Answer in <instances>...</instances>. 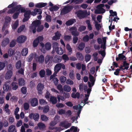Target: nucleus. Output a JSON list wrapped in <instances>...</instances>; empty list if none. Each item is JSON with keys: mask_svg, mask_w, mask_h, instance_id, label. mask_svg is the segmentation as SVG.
I'll return each instance as SVG.
<instances>
[{"mask_svg": "<svg viewBox=\"0 0 132 132\" xmlns=\"http://www.w3.org/2000/svg\"><path fill=\"white\" fill-rule=\"evenodd\" d=\"M31 14V11L30 10H28L24 12V17H26L28 18H30V16Z\"/></svg>", "mask_w": 132, "mask_h": 132, "instance_id": "473e14b6", "label": "nucleus"}, {"mask_svg": "<svg viewBox=\"0 0 132 132\" xmlns=\"http://www.w3.org/2000/svg\"><path fill=\"white\" fill-rule=\"evenodd\" d=\"M46 21L48 22H51V16L46 14Z\"/></svg>", "mask_w": 132, "mask_h": 132, "instance_id": "5fc2aeb1", "label": "nucleus"}, {"mask_svg": "<svg viewBox=\"0 0 132 132\" xmlns=\"http://www.w3.org/2000/svg\"><path fill=\"white\" fill-rule=\"evenodd\" d=\"M44 88V85L41 83H39L37 87V90L40 92H41L43 90Z\"/></svg>", "mask_w": 132, "mask_h": 132, "instance_id": "aec40b11", "label": "nucleus"}, {"mask_svg": "<svg viewBox=\"0 0 132 132\" xmlns=\"http://www.w3.org/2000/svg\"><path fill=\"white\" fill-rule=\"evenodd\" d=\"M60 79L61 83L62 84L65 82L67 80V78L64 76H62L60 77Z\"/></svg>", "mask_w": 132, "mask_h": 132, "instance_id": "864d4df0", "label": "nucleus"}, {"mask_svg": "<svg viewBox=\"0 0 132 132\" xmlns=\"http://www.w3.org/2000/svg\"><path fill=\"white\" fill-rule=\"evenodd\" d=\"M63 39L65 41L69 42L71 39V35H65L64 36Z\"/></svg>", "mask_w": 132, "mask_h": 132, "instance_id": "c9c22d12", "label": "nucleus"}, {"mask_svg": "<svg viewBox=\"0 0 132 132\" xmlns=\"http://www.w3.org/2000/svg\"><path fill=\"white\" fill-rule=\"evenodd\" d=\"M61 63H58L55 66L54 68V73L57 74L58 72L61 70Z\"/></svg>", "mask_w": 132, "mask_h": 132, "instance_id": "f8f14e48", "label": "nucleus"}, {"mask_svg": "<svg viewBox=\"0 0 132 132\" xmlns=\"http://www.w3.org/2000/svg\"><path fill=\"white\" fill-rule=\"evenodd\" d=\"M9 82H6L3 85V90L5 91H7L9 88Z\"/></svg>", "mask_w": 132, "mask_h": 132, "instance_id": "4be33fe9", "label": "nucleus"}, {"mask_svg": "<svg viewBox=\"0 0 132 132\" xmlns=\"http://www.w3.org/2000/svg\"><path fill=\"white\" fill-rule=\"evenodd\" d=\"M26 39L27 37L26 36L24 35H21L17 38L16 41L18 43H23L25 42Z\"/></svg>", "mask_w": 132, "mask_h": 132, "instance_id": "423d86ee", "label": "nucleus"}, {"mask_svg": "<svg viewBox=\"0 0 132 132\" xmlns=\"http://www.w3.org/2000/svg\"><path fill=\"white\" fill-rule=\"evenodd\" d=\"M49 110V108L48 105H46L43 108V112L44 113H46L48 112Z\"/></svg>", "mask_w": 132, "mask_h": 132, "instance_id": "49530a36", "label": "nucleus"}, {"mask_svg": "<svg viewBox=\"0 0 132 132\" xmlns=\"http://www.w3.org/2000/svg\"><path fill=\"white\" fill-rule=\"evenodd\" d=\"M85 43L83 42H81L78 47V48L80 50L82 51L83 50L85 47Z\"/></svg>", "mask_w": 132, "mask_h": 132, "instance_id": "c85d7f7f", "label": "nucleus"}, {"mask_svg": "<svg viewBox=\"0 0 132 132\" xmlns=\"http://www.w3.org/2000/svg\"><path fill=\"white\" fill-rule=\"evenodd\" d=\"M66 48L69 52L70 53V54L72 53V50L70 45L69 44H67L66 45Z\"/></svg>", "mask_w": 132, "mask_h": 132, "instance_id": "de8ad7c7", "label": "nucleus"}, {"mask_svg": "<svg viewBox=\"0 0 132 132\" xmlns=\"http://www.w3.org/2000/svg\"><path fill=\"white\" fill-rule=\"evenodd\" d=\"M11 87L13 90H16L18 87V83L14 82H12L11 84Z\"/></svg>", "mask_w": 132, "mask_h": 132, "instance_id": "bb28decb", "label": "nucleus"}, {"mask_svg": "<svg viewBox=\"0 0 132 132\" xmlns=\"http://www.w3.org/2000/svg\"><path fill=\"white\" fill-rule=\"evenodd\" d=\"M36 60L39 63H42L44 62V56L42 55H40V56L36 58Z\"/></svg>", "mask_w": 132, "mask_h": 132, "instance_id": "412c9836", "label": "nucleus"}, {"mask_svg": "<svg viewBox=\"0 0 132 132\" xmlns=\"http://www.w3.org/2000/svg\"><path fill=\"white\" fill-rule=\"evenodd\" d=\"M25 27L24 25H22L18 28V30L17 32L18 33H20L24 29Z\"/></svg>", "mask_w": 132, "mask_h": 132, "instance_id": "603ef678", "label": "nucleus"}, {"mask_svg": "<svg viewBox=\"0 0 132 132\" xmlns=\"http://www.w3.org/2000/svg\"><path fill=\"white\" fill-rule=\"evenodd\" d=\"M21 91L22 93L24 94H25L27 92V88L26 87H23L21 88Z\"/></svg>", "mask_w": 132, "mask_h": 132, "instance_id": "13d9d810", "label": "nucleus"}, {"mask_svg": "<svg viewBox=\"0 0 132 132\" xmlns=\"http://www.w3.org/2000/svg\"><path fill=\"white\" fill-rule=\"evenodd\" d=\"M39 74L41 78L44 77L45 75V72L44 69L40 70L39 72Z\"/></svg>", "mask_w": 132, "mask_h": 132, "instance_id": "7c9ffc66", "label": "nucleus"}, {"mask_svg": "<svg viewBox=\"0 0 132 132\" xmlns=\"http://www.w3.org/2000/svg\"><path fill=\"white\" fill-rule=\"evenodd\" d=\"M75 21L76 20L75 19H70L67 21L65 23V24L67 26H70L72 25Z\"/></svg>", "mask_w": 132, "mask_h": 132, "instance_id": "a878e982", "label": "nucleus"}, {"mask_svg": "<svg viewBox=\"0 0 132 132\" xmlns=\"http://www.w3.org/2000/svg\"><path fill=\"white\" fill-rule=\"evenodd\" d=\"M18 84L20 86H24L25 84V81L22 78H20L18 80Z\"/></svg>", "mask_w": 132, "mask_h": 132, "instance_id": "5701e85b", "label": "nucleus"}, {"mask_svg": "<svg viewBox=\"0 0 132 132\" xmlns=\"http://www.w3.org/2000/svg\"><path fill=\"white\" fill-rule=\"evenodd\" d=\"M8 131L9 132H17L15 126L12 125L10 126L9 128Z\"/></svg>", "mask_w": 132, "mask_h": 132, "instance_id": "393cba45", "label": "nucleus"}, {"mask_svg": "<svg viewBox=\"0 0 132 132\" xmlns=\"http://www.w3.org/2000/svg\"><path fill=\"white\" fill-rule=\"evenodd\" d=\"M15 67L16 69H19L21 66V62L20 60L18 61L15 64Z\"/></svg>", "mask_w": 132, "mask_h": 132, "instance_id": "79ce46f5", "label": "nucleus"}, {"mask_svg": "<svg viewBox=\"0 0 132 132\" xmlns=\"http://www.w3.org/2000/svg\"><path fill=\"white\" fill-rule=\"evenodd\" d=\"M9 42V40L8 38H4L2 42V45L4 47L7 45Z\"/></svg>", "mask_w": 132, "mask_h": 132, "instance_id": "f3484780", "label": "nucleus"}, {"mask_svg": "<svg viewBox=\"0 0 132 132\" xmlns=\"http://www.w3.org/2000/svg\"><path fill=\"white\" fill-rule=\"evenodd\" d=\"M34 54L33 53H31L28 57V60L29 62H31L33 59Z\"/></svg>", "mask_w": 132, "mask_h": 132, "instance_id": "69168bd1", "label": "nucleus"}, {"mask_svg": "<svg viewBox=\"0 0 132 132\" xmlns=\"http://www.w3.org/2000/svg\"><path fill=\"white\" fill-rule=\"evenodd\" d=\"M63 95L65 99L69 98L70 96L69 93H68L64 92L63 94Z\"/></svg>", "mask_w": 132, "mask_h": 132, "instance_id": "338daca9", "label": "nucleus"}, {"mask_svg": "<svg viewBox=\"0 0 132 132\" xmlns=\"http://www.w3.org/2000/svg\"><path fill=\"white\" fill-rule=\"evenodd\" d=\"M95 11V14H100L103 13H105V9L103 8H97Z\"/></svg>", "mask_w": 132, "mask_h": 132, "instance_id": "4468645a", "label": "nucleus"}, {"mask_svg": "<svg viewBox=\"0 0 132 132\" xmlns=\"http://www.w3.org/2000/svg\"><path fill=\"white\" fill-rule=\"evenodd\" d=\"M51 47V45L49 42H47L46 43L45 45V49L47 50H49L50 49Z\"/></svg>", "mask_w": 132, "mask_h": 132, "instance_id": "a19ab883", "label": "nucleus"}, {"mask_svg": "<svg viewBox=\"0 0 132 132\" xmlns=\"http://www.w3.org/2000/svg\"><path fill=\"white\" fill-rule=\"evenodd\" d=\"M55 35L52 38L53 40H56L60 39L61 34L59 33L58 31H57L55 33Z\"/></svg>", "mask_w": 132, "mask_h": 132, "instance_id": "2eb2a0df", "label": "nucleus"}, {"mask_svg": "<svg viewBox=\"0 0 132 132\" xmlns=\"http://www.w3.org/2000/svg\"><path fill=\"white\" fill-rule=\"evenodd\" d=\"M73 8V7L71 5L65 6L61 11V13L63 15L66 14L70 12Z\"/></svg>", "mask_w": 132, "mask_h": 132, "instance_id": "f03ea898", "label": "nucleus"}, {"mask_svg": "<svg viewBox=\"0 0 132 132\" xmlns=\"http://www.w3.org/2000/svg\"><path fill=\"white\" fill-rule=\"evenodd\" d=\"M70 130L71 131H73L74 132H77L78 128L77 127L73 126L71 127Z\"/></svg>", "mask_w": 132, "mask_h": 132, "instance_id": "052dcab7", "label": "nucleus"}, {"mask_svg": "<svg viewBox=\"0 0 132 132\" xmlns=\"http://www.w3.org/2000/svg\"><path fill=\"white\" fill-rule=\"evenodd\" d=\"M53 56L50 55H47L45 58V63L47 64L50 61L52 60L53 59Z\"/></svg>", "mask_w": 132, "mask_h": 132, "instance_id": "dca6fc26", "label": "nucleus"}, {"mask_svg": "<svg viewBox=\"0 0 132 132\" xmlns=\"http://www.w3.org/2000/svg\"><path fill=\"white\" fill-rule=\"evenodd\" d=\"M41 23V22L39 20H37L34 21L32 22V25L29 27L30 31L31 32L32 31L33 33H35L36 27L39 26Z\"/></svg>", "mask_w": 132, "mask_h": 132, "instance_id": "f257e3e1", "label": "nucleus"}, {"mask_svg": "<svg viewBox=\"0 0 132 132\" xmlns=\"http://www.w3.org/2000/svg\"><path fill=\"white\" fill-rule=\"evenodd\" d=\"M85 50L86 53L87 54L89 53L91 51L90 48L89 46L85 47Z\"/></svg>", "mask_w": 132, "mask_h": 132, "instance_id": "e2e57ef3", "label": "nucleus"}, {"mask_svg": "<svg viewBox=\"0 0 132 132\" xmlns=\"http://www.w3.org/2000/svg\"><path fill=\"white\" fill-rule=\"evenodd\" d=\"M18 21L16 20L12 26V29H16L18 26Z\"/></svg>", "mask_w": 132, "mask_h": 132, "instance_id": "a18cd8bd", "label": "nucleus"}, {"mask_svg": "<svg viewBox=\"0 0 132 132\" xmlns=\"http://www.w3.org/2000/svg\"><path fill=\"white\" fill-rule=\"evenodd\" d=\"M87 12H84L81 10H79L75 12L78 17L79 19L84 18L86 17L87 15Z\"/></svg>", "mask_w": 132, "mask_h": 132, "instance_id": "7ed1b4c3", "label": "nucleus"}, {"mask_svg": "<svg viewBox=\"0 0 132 132\" xmlns=\"http://www.w3.org/2000/svg\"><path fill=\"white\" fill-rule=\"evenodd\" d=\"M28 53V49L27 48L23 49L21 52V54L23 56L27 55Z\"/></svg>", "mask_w": 132, "mask_h": 132, "instance_id": "72a5a7b5", "label": "nucleus"}, {"mask_svg": "<svg viewBox=\"0 0 132 132\" xmlns=\"http://www.w3.org/2000/svg\"><path fill=\"white\" fill-rule=\"evenodd\" d=\"M80 94L79 93L77 92L75 94V93L73 92L71 95V97L72 98H77L79 99L80 98Z\"/></svg>", "mask_w": 132, "mask_h": 132, "instance_id": "cd10ccee", "label": "nucleus"}, {"mask_svg": "<svg viewBox=\"0 0 132 132\" xmlns=\"http://www.w3.org/2000/svg\"><path fill=\"white\" fill-rule=\"evenodd\" d=\"M59 9V7L56 5H55L50 8L49 10L50 11L52 12L54 11H57Z\"/></svg>", "mask_w": 132, "mask_h": 132, "instance_id": "2f4dec72", "label": "nucleus"}, {"mask_svg": "<svg viewBox=\"0 0 132 132\" xmlns=\"http://www.w3.org/2000/svg\"><path fill=\"white\" fill-rule=\"evenodd\" d=\"M21 5H16L15 7H13L15 11H16V12H20V8H21Z\"/></svg>", "mask_w": 132, "mask_h": 132, "instance_id": "37998d69", "label": "nucleus"}, {"mask_svg": "<svg viewBox=\"0 0 132 132\" xmlns=\"http://www.w3.org/2000/svg\"><path fill=\"white\" fill-rule=\"evenodd\" d=\"M14 51L12 48L9 49L8 51V53L9 56L11 57L14 54Z\"/></svg>", "mask_w": 132, "mask_h": 132, "instance_id": "e433bc0d", "label": "nucleus"}, {"mask_svg": "<svg viewBox=\"0 0 132 132\" xmlns=\"http://www.w3.org/2000/svg\"><path fill=\"white\" fill-rule=\"evenodd\" d=\"M23 108L25 110H27L29 107V104L27 102H25L23 104Z\"/></svg>", "mask_w": 132, "mask_h": 132, "instance_id": "c03bdc74", "label": "nucleus"}, {"mask_svg": "<svg viewBox=\"0 0 132 132\" xmlns=\"http://www.w3.org/2000/svg\"><path fill=\"white\" fill-rule=\"evenodd\" d=\"M63 89L65 92H69L70 91L71 88L69 86L65 85L63 86Z\"/></svg>", "mask_w": 132, "mask_h": 132, "instance_id": "c756f323", "label": "nucleus"}, {"mask_svg": "<svg viewBox=\"0 0 132 132\" xmlns=\"http://www.w3.org/2000/svg\"><path fill=\"white\" fill-rule=\"evenodd\" d=\"M126 57L125 56L123 55V54H119L118 55V57H116V60L117 61H118L119 60L121 61L122 60H126Z\"/></svg>", "mask_w": 132, "mask_h": 132, "instance_id": "6e6552de", "label": "nucleus"}, {"mask_svg": "<svg viewBox=\"0 0 132 132\" xmlns=\"http://www.w3.org/2000/svg\"><path fill=\"white\" fill-rule=\"evenodd\" d=\"M91 58V55L89 54H87L85 56V61L86 62L89 61Z\"/></svg>", "mask_w": 132, "mask_h": 132, "instance_id": "3c124183", "label": "nucleus"}, {"mask_svg": "<svg viewBox=\"0 0 132 132\" xmlns=\"http://www.w3.org/2000/svg\"><path fill=\"white\" fill-rule=\"evenodd\" d=\"M38 104V100L36 98H33L31 100L30 104L33 107H35L37 106Z\"/></svg>", "mask_w": 132, "mask_h": 132, "instance_id": "9b49d317", "label": "nucleus"}, {"mask_svg": "<svg viewBox=\"0 0 132 132\" xmlns=\"http://www.w3.org/2000/svg\"><path fill=\"white\" fill-rule=\"evenodd\" d=\"M12 71L11 70H8L5 76V79H10L13 75Z\"/></svg>", "mask_w": 132, "mask_h": 132, "instance_id": "1a4fd4ad", "label": "nucleus"}, {"mask_svg": "<svg viewBox=\"0 0 132 132\" xmlns=\"http://www.w3.org/2000/svg\"><path fill=\"white\" fill-rule=\"evenodd\" d=\"M50 102L53 104H54L57 103V100L56 97L51 96L50 98Z\"/></svg>", "mask_w": 132, "mask_h": 132, "instance_id": "6ab92c4d", "label": "nucleus"}, {"mask_svg": "<svg viewBox=\"0 0 132 132\" xmlns=\"http://www.w3.org/2000/svg\"><path fill=\"white\" fill-rule=\"evenodd\" d=\"M95 21L96 22L95 24L96 28L97 30H99L100 29V27H101V25L100 24L98 23L96 21Z\"/></svg>", "mask_w": 132, "mask_h": 132, "instance_id": "0e129e2a", "label": "nucleus"}, {"mask_svg": "<svg viewBox=\"0 0 132 132\" xmlns=\"http://www.w3.org/2000/svg\"><path fill=\"white\" fill-rule=\"evenodd\" d=\"M76 56L77 59L80 61H82L84 59V57L81 53L79 52L77 53Z\"/></svg>", "mask_w": 132, "mask_h": 132, "instance_id": "ddd939ff", "label": "nucleus"}, {"mask_svg": "<svg viewBox=\"0 0 132 132\" xmlns=\"http://www.w3.org/2000/svg\"><path fill=\"white\" fill-rule=\"evenodd\" d=\"M21 56V53L20 52L16 51L15 54V55L13 57V59L15 60H17L20 58Z\"/></svg>", "mask_w": 132, "mask_h": 132, "instance_id": "b1692460", "label": "nucleus"}, {"mask_svg": "<svg viewBox=\"0 0 132 132\" xmlns=\"http://www.w3.org/2000/svg\"><path fill=\"white\" fill-rule=\"evenodd\" d=\"M55 51L57 54L60 55H62L63 53V51L61 47L57 48Z\"/></svg>", "mask_w": 132, "mask_h": 132, "instance_id": "f704fd0d", "label": "nucleus"}, {"mask_svg": "<svg viewBox=\"0 0 132 132\" xmlns=\"http://www.w3.org/2000/svg\"><path fill=\"white\" fill-rule=\"evenodd\" d=\"M72 35L73 36H78L79 35V33L78 32L76 31H72L71 32Z\"/></svg>", "mask_w": 132, "mask_h": 132, "instance_id": "8fccbe9b", "label": "nucleus"}, {"mask_svg": "<svg viewBox=\"0 0 132 132\" xmlns=\"http://www.w3.org/2000/svg\"><path fill=\"white\" fill-rule=\"evenodd\" d=\"M129 65V63L127 62L126 60H125L123 62V64L121 65L119 67L122 69V70H124L126 69L128 70Z\"/></svg>", "mask_w": 132, "mask_h": 132, "instance_id": "39448f33", "label": "nucleus"}, {"mask_svg": "<svg viewBox=\"0 0 132 132\" xmlns=\"http://www.w3.org/2000/svg\"><path fill=\"white\" fill-rule=\"evenodd\" d=\"M61 60L62 58L60 56L58 55H56L54 57L53 60V61L54 63H59L61 61Z\"/></svg>", "mask_w": 132, "mask_h": 132, "instance_id": "9d476101", "label": "nucleus"}, {"mask_svg": "<svg viewBox=\"0 0 132 132\" xmlns=\"http://www.w3.org/2000/svg\"><path fill=\"white\" fill-rule=\"evenodd\" d=\"M40 117L41 120L43 121H46L48 120V118L44 114L41 115Z\"/></svg>", "mask_w": 132, "mask_h": 132, "instance_id": "ea45409f", "label": "nucleus"}, {"mask_svg": "<svg viewBox=\"0 0 132 132\" xmlns=\"http://www.w3.org/2000/svg\"><path fill=\"white\" fill-rule=\"evenodd\" d=\"M15 12L13 7L9 9L7 12L8 14H12Z\"/></svg>", "mask_w": 132, "mask_h": 132, "instance_id": "680f3d73", "label": "nucleus"}, {"mask_svg": "<svg viewBox=\"0 0 132 132\" xmlns=\"http://www.w3.org/2000/svg\"><path fill=\"white\" fill-rule=\"evenodd\" d=\"M57 85V89L60 91L63 92V89L62 86L61 84H59Z\"/></svg>", "mask_w": 132, "mask_h": 132, "instance_id": "774afa93", "label": "nucleus"}, {"mask_svg": "<svg viewBox=\"0 0 132 132\" xmlns=\"http://www.w3.org/2000/svg\"><path fill=\"white\" fill-rule=\"evenodd\" d=\"M86 23L87 25L88 28L90 31L92 30V25L90 23V21L89 20H87L86 21Z\"/></svg>", "mask_w": 132, "mask_h": 132, "instance_id": "4c0bfd02", "label": "nucleus"}, {"mask_svg": "<svg viewBox=\"0 0 132 132\" xmlns=\"http://www.w3.org/2000/svg\"><path fill=\"white\" fill-rule=\"evenodd\" d=\"M29 117L30 119H33L34 120L36 121H38L39 116L37 113H31L29 115Z\"/></svg>", "mask_w": 132, "mask_h": 132, "instance_id": "0eeeda50", "label": "nucleus"}, {"mask_svg": "<svg viewBox=\"0 0 132 132\" xmlns=\"http://www.w3.org/2000/svg\"><path fill=\"white\" fill-rule=\"evenodd\" d=\"M58 44V43L56 42L53 43L52 44L53 48L54 50H55V51L56 50L57 48H59V47H57Z\"/></svg>", "mask_w": 132, "mask_h": 132, "instance_id": "6e6d98bb", "label": "nucleus"}, {"mask_svg": "<svg viewBox=\"0 0 132 132\" xmlns=\"http://www.w3.org/2000/svg\"><path fill=\"white\" fill-rule=\"evenodd\" d=\"M47 4L46 3H39L36 4L35 7L37 8H41L46 6Z\"/></svg>", "mask_w": 132, "mask_h": 132, "instance_id": "a211bd4d", "label": "nucleus"}, {"mask_svg": "<svg viewBox=\"0 0 132 132\" xmlns=\"http://www.w3.org/2000/svg\"><path fill=\"white\" fill-rule=\"evenodd\" d=\"M43 28L44 26L42 25L38 26L37 28V31L38 32H40L43 29Z\"/></svg>", "mask_w": 132, "mask_h": 132, "instance_id": "4d7b16f0", "label": "nucleus"}, {"mask_svg": "<svg viewBox=\"0 0 132 132\" xmlns=\"http://www.w3.org/2000/svg\"><path fill=\"white\" fill-rule=\"evenodd\" d=\"M43 37L41 36H39L35 39L33 42V46L34 47H36L38 45L40 42H42L43 40Z\"/></svg>", "mask_w": 132, "mask_h": 132, "instance_id": "20e7f679", "label": "nucleus"}, {"mask_svg": "<svg viewBox=\"0 0 132 132\" xmlns=\"http://www.w3.org/2000/svg\"><path fill=\"white\" fill-rule=\"evenodd\" d=\"M37 126L40 129H44L46 127L45 124L41 122H39L38 123Z\"/></svg>", "mask_w": 132, "mask_h": 132, "instance_id": "58836bf2", "label": "nucleus"}, {"mask_svg": "<svg viewBox=\"0 0 132 132\" xmlns=\"http://www.w3.org/2000/svg\"><path fill=\"white\" fill-rule=\"evenodd\" d=\"M16 44V40H13L10 43V47H13L15 46Z\"/></svg>", "mask_w": 132, "mask_h": 132, "instance_id": "09e8293b", "label": "nucleus"}, {"mask_svg": "<svg viewBox=\"0 0 132 132\" xmlns=\"http://www.w3.org/2000/svg\"><path fill=\"white\" fill-rule=\"evenodd\" d=\"M20 12H16L14 13L13 15V17L14 19H16L18 17Z\"/></svg>", "mask_w": 132, "mask_h": 132, "instance_id": "bf43d9fd", "label": "nucleus"}]
</instances>
